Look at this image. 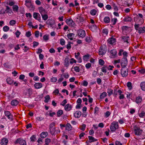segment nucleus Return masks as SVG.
<instances>
[{"mask_svg":"<svg viewBox=\"0 0 145 145\" xmlns=\"http://www.w3.org/2000/svg\"><path fill=\"white\" fill-rule=\"evenodd\" d=\"M9 29V27L7 26H4L3 28V29L4 31L7 32L8 31Z\"/></svg>","mask_w":145,"mask_h":145,"instance_id":"obj_49","label":"nucleus"},{"mask_svg":"<svg viewBox=\"0 0 145 145\" xmlns=\"http://www.w3.org/2000/svg\"><path fill=\"white\" fill-rule=\"evenodd\" d=\"M41 16L43 20H46L48 18L47 13L42 15Z\"/></svg>","mask_w":145,"mask_h":145,"instance_id":"obj_38","label":"nucleus"},{"mask_svg":"<svg viewBox=\"0 0 145 145\" xmlns=\"http://www.w3.org/2000/svg\"><path fill=\"white\" fill-rule=\"evenodd\" d=\"M137 20L136 21L138 23V24H135L134 25L135 29L136 30H138V28L139 26L142 24L144 22V20L143 18H139V17L137 16Z\"/></svg>","mask_w":145,"mask_h":145,"instance_id":"obj_1","label":"nucleus"},{"mask_svg":"<svg viewBox=\"0 0 145 145\" xmlns=\"http://www.w3.org/2000/svg\"><path fill=\"white\" fill-rule=\"evenodd\" d=\"M78 36L82 38H83L86 35L85 31L82 29H80L77 31Z\"/></svg>","mask_w":145,"mask_h":145,"instance_id":"obj_9","label":"nucleus"},{"mask_svg":"<svg viewBox=\"0 0 145 145\" xmlns=\"http://www.w3.org/2000/svg\"><path fill=\"white\" fill-rule=\"evenodd\" d=\"M122 54L123 55V58H125L126 59H127V57L128 56V53H127V52L126 51H123Z\"/></svg>","mask_w":145,"mask_h":145,"instance_id":"obj_60","label":"nucleus"},{"mask_svg":"<svg viewBox=\"0 0 145 145\" xmlns=\"http://www.w3.org/2000/svg\"><path fill=\"white\" fill-rule=\"evenodd\" d=\"M112 6L114 10L117 11L118 10V8L116 5L114 3L112 2Z\"/></svg>","mask_w":145,"mask_h":145,"instance_id":"obj_36","label":"nucleus"},{"mask_svg":"<svg viewBox=\"0 0 145 145\" xmlns=\"http://www.w3.org/2000/svg\"><path fill=\"white\" fill-rule=\"evenodd\" d=\"M81 115V112L80 111H77L74 114V117L77 118H79Z\"/></svg>","mask_w":145,"mask_h":145,"instance_id":"obj_19","label":"nucleus"},{"mask_svg":"<svg viewBox=\"0 0 145 145\" xmlns=\"http://www.w3.org/2000/svg\"><path fill=\"white\" fill-rule=\"evenodd\" d=\"M127 86L130 89H132V84L131 82H128L127 83Z\"/></svg>","mask_w":145,"mask_h":145,"instance_id":"obj_51","label":"nucleus"},{"mask_svg":"<svg viewBox=\"0 0 145 145\" xmlns=\"http://www.w3.org/2000/svg\"><path fill=\"white\" fill-rule=\"evenodd\" d=\"M18 6L16 5H14L12 7V9L13 11L14 12H17L18 9Z\"/></svg>","mask_w":145,"mask_h":145,"instance_id":"obj_40","label":"nucleus"},{"mask_svg":"<svg viewBox=\"0 0 145 145\" xmlns=\"http://www.w3.org/2000/svg\"><path fill=\"white\" fill-rule=\"evenodd\" d=\"M63 113V111L62 110H59L57 112V116L60 117Z\"/></svg>","mask_w":145,"mask_h":145,"instance_id":"obj_50","label":"nucleus"},{"mask_svg":"<svg viewBox=\"0 0 145 145\" xmlns=\"http://www.w3.org/2000/svg\"><path fill=\"white\" fill-rule=\"evenodd\" d=\"M50 133L52 135L59 133L60 131L59 128L55 127L49 130Z\"/></svg>","mask_w":145,"mask_h":145,"instance_id":"obj_6","label":"nucleus"},{"mask_svg":"<svg viewBox=\"0 0 145 145\" xmlns=\"http://www.w3.org/2000/svg\"><path fill=\"white\" fill-rule=\"evenodd\" d=\"M106 93L105 92H104L100 95V98L101 99L104 98L106 96Z\"/></svg>","mask_w":145,"mask_h":145,"instance_id":"obj_47","label":"nucleus"},{"mask_svg":"<svg viewBox=\"0 0 145 145\" xmlns=\"http://www.w3.org/2000/svg\"><path fill=\"white\" fill-rule=\"evenodd\" d=\"M38 9L41 15L47 13L46 10L42 7H38Z\"/></svg>","mask_w":145,"mask_h":145,"instance_id":"obj_12","label":"nucleus"},{"mask_svg":"<svg viewBox=\"0 0 145 145\" xmlns=\"http://www.w3.org/2000/svg\"><path fill=\"white\" fill-rule=\"evenodd\" d=\"M74 71L77 72H79L80 71V68L78 66H76L74 67Z\"/></svg>","mask_w":145,"mask_h":145,"instance_id":"obj_57","label":"nucleus"},{"mask_svg":"<svg viewBox=\"0 0 145 145\" xmlns=\"http://www.w3.org/2000/svg\"><path fill=\"white\" fill-rule=\"evenodd\" d=\"M78 19H79L80 22H83L85 20V19L81 16H80Z\"/></svg>","mask_w":145,"mask_h":145,"instance_id":"obj_55","label":"nucleus"},{"mask_svg":"<svg viewBox=\"0 0 145 145\" xmlns=\"http://www.w3.org/2000/svg\"><path fill=\"white\" fill-rule=\"evenodd\" d=\"M140 87L141 89L143 91H145V82H142L140 84Z\"/></svg>","mask_w":145,"mask_h":145,"instance_id":"obj_31","label":"nucleus"},{"mask_svg":"<svg viewBox=\"0 0 145 145\" xmlns=\"http://www.w3.org/2000/svg\"><path fill=\"white\" fill-rule=\"evenodd\" d=\"M45 99L44 100V102L46 103H47L48 101L50 99V96L49 95H47L44 97Z\"/></svg>","mask_w":145,"mask_h":145,"instance_id":"obj_48","label":"nucleus"},{"mask_svg":"<svg viewBox=\"0 0 145 145\" xmlns=\"http://www.w3.org/2000/svg\"><path fill=\"white\" fill-rule=\"evenodd\" d=\"M5 114L6 116L10 120H13L12 116L11 115L10 112L8 111H5Z\"/></svg>","mask_w":145,"mask_h":145,"instance_id":"obj_14","label":"nucleus"},{"mask_svg":"<svg viewBox=\"0 0 145 145\" xmlns=\"http://www.w3.org/2000/svg\"><path fill=\"white\" fill-rule=\"evenodd\" d=\"M43 39L45 41L48 40L49 39L48 36L46 35H44L43 37Z\"/></svg>","mask_w":145,"mask_h":145,"instance_id":"obj_62","label":"nucleus"},{"mask_svg":"<svg viewBox=\"0 0 145 145\" xmlns=\"http://www.w3.org/2000/svg\"><path fill=\"white\" fill-rule=\"evenodd\" d=\"M134 131L135 135L140 136L142 132V130L139 127L135 125L134 127Z\"/></svg>","mask_w":145,"mask_h":145,"instance_id":"obj_2","label":"nucleus"},{"mask_svg":"<svg viewBox=\"0 0 145 145\" xmlns=\"http://www.w3.org/2000/svg\"><path fill=\"white\" fill-rule=\"evenodd\" d=\"M142 99L141 97L139 96L138 97L136 100V102L138 104L140 103L142 101Z\"/></svg>","mask_w":145,"mask_h":145,"instance_id":"obj_33","label":"nucleus"},{"mask_svg":"<svg viewBox=\"0 0 145 145\" xmlns=\"http://www.w3.org/2000/svg\"><path fill=\"white\" fill-rule=\"evenodd\" d=\"M72 106L71 105L68 104L66 105L64 107L65 110L67 111H70L72 109Z\"/></svg>","mask_w":145,"mask_h":145,"instance_id":"obj_17","label":"nucleus"},{"mask_svg":"<svg viewBox=\"0 0 145 145\" xmlns=\"http://www.w3.org/2000/svg\"><path fill=\"white\" fill-rule=\"evenodd\" d=\"M97 12V10L95 9H94L91 10L90 12V13L91 15L94 16L96 15Z\"/></svg>","mask_w":145,"mask_h":145,"instance_id":"obj_42","label":"nucleus"},{"mask_svg":"<svg viewBox=\"0 0 145 145\" xmlns=\"http://www.w3.org/2000/svg\"><path fill=\"white\" fill-rule=\"evenodd\" d=\"M51 142V139L50 138H46L45 139V144L44 145H48Z\"/></svg>","mask_w":145,"mask_h":145,"instance_id":"obj_46","label":"nucleus"},{"mask_svg":"<svg viewBox=\"0 0 145 145\" xmlns=\"http://www.w3.org/2000/svg\"><path fill=\"white\" fill-rule=\"evenodd\" d=\"M80 55V53L79 52H78L77 54L76 53H75V57L78 61V62L79 63H80L82 61V59L81 57L79 56Z\"/></svg>","mask_w":145,"mask_h":145,"instance_id":"obj_15","label":"nucleus"},{"mask_svg":"<svg viewBox=\"0 0 145 145\" xmlns=\"http://www.w3.org/2000/svg\"><path fill=\"white\" fill-rule=\"evenodd\" d=\"M107 93H108V95L109 96L112 95L113 93V90L111 89H107Z\"/></svg>","mask_w":145,"mask_h":145,"instance_id":"obj_43","label":"nucleus"},{"mask_svg":"<svg viewBox=\"0 0 145 145\" xmlns=\"http://www.w3.org/2000/svg\"><path fill=\"white\" fill-rule=\"evenodd\" d=\"M119 126L118 122H113L110 125V129L112 132L115 131L116 129H118Z\"/></svg>","mask_w":145,"mask_h":145,"instance_id":"obj_3","label":"nucleus"},{"mask_svg":"<svg viewBox=\"0 0 145 145\" xmlns=\"http://www.w3.org/2000/svg\"><path fill=\"white\" fill-rule=\"evenodd\" d=\"M137 30H138V33H144L145 32V27L144 26L142 27H138Z\"/></svg>","mask_w":145,"mask_h":145,"instance_id":"obj_21","label":"nucleus"},{"mask_svg":"<svg viewBox=\"0 0 145 145\" xmlns=\"http://www.w3.org/2000/svg\"><path fill=\"white\" fill-rule=\"evenodd\" d=\"M110 112L109 111H106V113H105V117L107 118L109 117L110 114Z\"/></svg>","mask_w":145,"mask_h":145,"instance_id":"obj_61","label":"nucleus"},{"mask_svg":"<svg viewBox=\"0 0 145 145\" xmlns=\"http://www.w3.org/2000/svg\"><path fill=\"white\" fill-rule=\"evenodd\" d=\"M74 36V34L73 33H70L67 35V37L69 39L71 40L73 39Z\"/></svg>","mask_w":145,"mask_h":145,"instance_id":"obj_27","label":"nucleus"},{"mask_svg":"<svg viewBox=\"0 0 145 145\" xmlns=\"http://www.w3.org/2000/svg\"><path fill=\"white\" fill-rule=\"evenodd\" d=\"M128 69L126 68L122 67L121 70V74L123 77H126L128 74Z\"/></svg>","mask_w":145,"mask_h":145,"instance_id":"obj_7","label":"nucleus"},{"mask_svg":"<svg viewBox=\"0 0 145 145\" xmlns=\"http://www.w3.org/2000/svg\"><path fill=\"white\" fill-rule=\"evenodd\" d=\"M127 59L125 58H123L121 62V65L122 67L125 68L127 64Z\"/></svg>","mask_w":145,"mask_h":145,"instance_id":"obj_10","label":"nucleus"},{"mask_svg":"<svg viewBox=\"0 0 145 145\" xmlns=\"http://www.w3.org/2000/svg\"><path fill=\"white\" fill-rule=\"evenodd\" d=\"M14 143L15 144H19L20 145H27L26 140L21 138L17 139L14 142Z\"/></svg>","mask_w":145,"mask_h":145,"instance_id":"obj_5","label":"nucleus"},{"mask_svg":"<svg viewBox=\"0 0 145 145\" xmlns=\"http://www.w3.org/2000/svg\"><path fill=\"white\" fill-rule=\"evenodd\" d=\"M64 65L65 67H68L69 65V61L67 60H65Z\"/></svg>","mask_w":145,"mask_h":145,"instance_id":"obj_54","label":"nucleus"},{"mask_svg":"<svg viewBox=\"0 0 145 145\" xmlns=\"http://www.w3.org/2000/svg\"><path fill=\"white\" fill-rule=\"evenodd\" d=\"M117 54V51L116 49H113L110 51V55L112 56V57H115Z\"/></svg>","mask_w":145,"mask_h":145,"instance_id":"obj_20","label":"nucleus"},{"mask_svg":"<svg viewBox=\"0 0 145 145\" xmlns=\"http://www.w3.org/2000/svg\"><path fill=\"white\" fill-rule=\"evenodd\" d=\"M117 18H114L113 19H112L111 20V22H112V24L113 25H114L117 22Z\"/></svg>","mask_w":145,"mask_h":145,"instance_id":"obj_53","label":"nucleus"},{"mask_svg":"<svg viewBox=\"0 0 145 145\" xmlns=\"http://www.w3.org/2000/svg\"><path fill=\"white\" fill-rule=\"evenodd\" d=\"M86 41L88 43L90 42L91 41V39L90 37H87L85 39Z\"/></svg>","mask_w":145,"mask_h":145,"instance_id":"obj_52","label":"nucleus"},{"mask_svg":"<svg viewBox=\"0 0 145 145\" xmlns=\"http://www.w3.org/2000/svg\"><path fill=\"white\" fill-rule=\"evenodd\" d=\"M88 138L89 139V142L90 143L96 141L97 140V139L93 137L92 136H89L88 137Z\"/></svg>","mask_w":145,"mask_h":145,"instance_id":"obj_25","label":"nucleus"},{"mask_svg":"<svg viewBox=\"0 0 145 145\" xmlns=\"http://www.w3.org/2000/svg\"><path fill=\"white\" fill-rule=\"evenodd\" d=\"M65 40L63 39H60V44L62 45H63L65 44Z\"/></svg>","mask_w":145,"mask_h":145,"instance_id":"obj_64","label":"nucleus"},{"mask_svg":"<svg viewBox=\"0 0 145 145\" xmlns=\"http://www.w3.org/2000/svg\"><path fill=\"white\" fill-rule=\"evenodd\" d=\"M104 21L107 24L109 23L110 21L109 17L108 16L105 17L104 18Z\"/></svg>","mask_w":145,"mask_h":145,"instance_id":"obj_39","label":"nucleus"},{"mask_svg":"<svg viewBox=\"0 0 145 145\" xmlns=\"http://www.w3.org/2000/svg\"><path fill=\"white\" fill-rule=\"evenodd\" d=\"M44 119V118L42 117L41 116H38L36 118V121H41Z\"/></svg>","mask_w":145,"mask_h":145,"instance_id":"obj_45","label":"nucleus"},{"mask_svg":"<svg viewBox=\"0 0 145 145\" xmlns=\"http://www.w3.org/2000/svg\"><path fill=\"white\" fill-rule=\"evenodd\" d=\"M34 86L36 89H40L42 86V84L40 83H36L34 85Z\"/></svg>","mask_w":145,"mask_h":145,"instance_id":"obj_22","label":"nucleus"},{"mask_svg":"<svg viewBox=\"0 0 145 145\" xmlns=\"http://www.w3.org/2000/svg\"><path fill=\"white\" fill-rule=\"evenodd\" d=\"M72 126L69 123H67L66 125V129L67 130L70 131L72 129Z\"/></svg>","mask_w":145,"mask_h":145,"instance_id":"obj_35","label":"nucleus"},{"mask_svg":"<svg viewBox=\"0 0 145 145\" xmlns=\"http://www.w3.org/2000/svg\"><path fill=\"white\" fill-rule=\"evenodd\" d=\"M66 22L70 26L74 27L75 24L71 18H68L66 20Z\"/></svg>","mask_w":145,"mask_h":145,"instance_id":"obj_8","label":"nucleus"},{"mask_svg":"<svg viewBox=\"0 0 145 145\" xmlns=\"http://www.w3.org/2000/svg\"><path fill=\"white\" fill-rule=\"evenodd\" d=\"M18 103V101L16 100H13L11 102V104L12 106H16Z\"/></svg>","mask_w":145,"mask_h":145,"instance_id":"obj_29","label":"nucleus"},{"mask_svg":"<svg viewBox=\"0 0 145 145\" xmlns=\"http://www.w3.org/2000/svg\"><path fill=\"white\" fill-rule=\"evenodd\" d=\"M108 67L106 66H104L101 68V70L102 72L104 73H106L107 72L106 69Z\"/></svg>","mask_w":145,"mask_h":145,"instance_id":"obj_44","label":"nucleus"},{"mask_svg":"<svg viewBox=\"0 0 145 145\" xmlns=\"http://www.w3.org/2000/svg\"><path fill=\"white\" fill-rule=\"evenodd\" d=\"M16 22L14 20H12L10 21L9 23L11 25L13 26L16 24Z\"/></svg>","mask_w":145,"mask_h":145,"instance_id":"obj_63","label":"nucleus"},{"mask_svg":"<svg viewBox=\"0 0 145 145\" xmlns=\"http://www.w3.org/2000/svg\"><path fill=\"white\" fill-rule=\"evenodd\" d=\"M122 28L123 31H126L129 29V27L127 26H123Z\"/></svg>","mask_w":145,"mask_h":145,"instance_id":"obj_59","label":"nucleus"},{"mask_svg":"<svg viewBox=\"0 0 145 145\" xmlns=\"http://www.w3.org/2000/svg\"><path fill=\"white\" fill-rule=\"evenodd\" d=\"M48 133L47 132H43L40 134V137L42 138H45L48 135Z\"/></svg>","mask_w":145,"mask_h":145,"instance_id":"obj_30","label":"nucleus"},{"mask_svg":"<svg viewBox=\"0 0 145 145\" xmlns=\"http://www.w3.org/2000/svg\"><path fill=\"white\" fill-rule=\"evenodd\" d=\"M26 95L28 94V96H30L33 93V91L31 89H29L26 90Z\"/></svg>","mask_w":145,"mask_h":145,"instance_id":"obj_34","label":"nucleus"},{"mask_svg":"<svg viewBox=\"0 0 145 145\" xmlns=\"http://www.w3.org/2000/svg\"><path fill=\"white\" fill-rule=\"evenodd\" d=\"M90 55L89 54H87L83 56V59L84 61H87L89 59Z\"/></svg>","mask_w":145,"mask_h":145,"instance_id":"obj_24","label":"nucleus"},{"mask_svg":"<svg viewBox=\"0 0 145 145\" xmlns=\"http://www.w3.org/2000/svg\"><path fill=\"white\" fill-rule=\"evenodd\" d=\"M6 9L5 10V12H6L7 13L8 12H9L10 14H11V12H10V11H11L12 13H13L12 9H10V7L8 6H6Z\"/></svg>","mask_w":145,"mask_h":145,"instance_id":"obj_32","label":"nucleus"},{"mask_svg":"<svg viewBox=\"0 0 145 145\" xmlns=\"http://www.w3.org/2000/svg\"><path fill=\"white\" fill-rule=\"evenodd\" d=\"M30 139L31 141L32 142L35 141L36 140V137L35 135H33L30 138Z\"/></svg>","mask_w":145,"mask_h":145,"instance_id":"obj_58","label":"nucleus"},{"mask_svg":"<svg viewBox=\"0 0 145 145\" xmlns=\"http://www.w3.org/2000/svg\"><path fill=\"white\" fill-rule=\"evenodd\" d=\"M121 39L122 40V41L124 42H126L127 43H128V40L129 39V36H122L121 37Z\"/></svg>","mask_w":145,"mask_h":145,"instance_id":"obj_23","label":"nucleus"},{"mask_svg":"<svg viewBox=\"0 0 145 145\" xmlns=\"http://www.w3.org/2000/svg\"><path fill=\"white\" fill-rule=\"evenodd\" d=\"M33 17L39 22H41V17L39 13L35 12L33 14Z\"/></svg>","mask_w":145,"mask_h":145,"instance_id":"obj_13","label":"nucleus"},{"mask_svg":"<svg viewBox=\"0 0 145 145\" xmlns=\"http://www.w3.org/2000/svg\"><path fill=\"white\" fill-rule=\"evenodd\" d=\"M8 142V139L6 138H4L1 140L0 144L1 145H7Z\"/></svg>","mask_w":145,"mask_h":145,"instance_id":"obj_16","label":"nucleus"},{"mask_svg":"<svg viewBox=\"0 0 145 145\" xmlns=\"http://www.w3.org/2000/svg\"><path fill=\"white\" fill-rule=\"evenodd\" d=\"M108 41L109 43L112 44L116 41V39L113 37H111L108 40Z\"/></svg>","mask_w":145,"mask_h":145,"instance_id":"obj_18","label":"nucleus"},{"mask_svg":"<svg viewBox=\"0 0 145 145\" xmlns=\"http://www.w3.org/2000/svg\"><path fill=\"white\" fill-rule=\"evenodd\" d=\"M99 63L100 65H103L105 63V62L103 60L100 59L99 61Z\"/></svg>","mask_w":145,"mask_h":145,"instance_id":"obj_56","label":"nucleus"},{"mask_svg":"<svg viewBox=\"0 0 145 145\" xmlns=\"http://www.w3.org/2000/svg\"><path fill=\"white\" fill-rule=\"evenodd\" d=\"M123 20L125 22H130L132 20V19L129 16H126L125 17Z\"/></svg>","mask_w":145,"mask_h":145,"instance_id":"obj_28","label":"nucleus"},{"mask_svg":"<svg viewBox=\"0 0 145 145\" xmlns=\"http://www.w3.org/2000/svg\"><path fill=\"white\" fill-rule=\"evenodd\" d=\"M107 50L106 46L103 45H102L99 48V54L100 55H104L106 52Z\"/></svg>","mask_w":145,"mask_h":145,"instance_id":"obj_4","label":"nucleus"},{"mask_svg":"<svg viewBox=\"0 0 145 145\" xmlns=\"http://www.w3.org/2000/svg\"><path fill=\"white\" fill-rule=\"evenodd\" d=\"M55 123L54 122H53L51 123L49 125V130L52 129L55 127Z\"/></svg>","mask_w":145,"mask_h":145,"instance_id":"obj_41","label":"nucleus"},{"mask_svg":"<svg viewBox=\"0 0 145 145\" xmlns=\"http://www.w3.org/2000/svg\"><path fill=\"white\" fill-rule=\"evenodd\" d=\"M97 28V26L95 24H93V25H90L89 27V28L92 31H93L95 29Z\"/></svg>","mask_w":145,"mask_h":145,"instance_id":"obj_37","label":"nucleus"},{"mask_svg":"<svg viewBox=\"0 0 145 145\" xmlns=\"http://www.w3.org/2000/svg\"><path fill=\"white\" fill-rule=\"evenodd\" d=\"M6 81L7 83L10 85L12 84L14 82V81L10 77L6 79Z\"/></svg>","mask_w":145,"mask_h":145,"instance_id":"obj_26","label":"nucleus"},{"mask_svg":"<svg viewBox=\"0 0 145 145\" xmlns=\"http://www.w3.org/2000/svg\"><path fill=\"white\" fill-rule=\"evenodd\" d=\"M25 5L28 8H34L33 5L31 3L30 0H26L25 1Z\"/></svg>","mask_w":145,"mask_h":145,"instance_id":"obj_11","label":"nucleus"}]
</instances>
